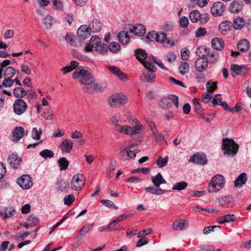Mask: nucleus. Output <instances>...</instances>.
<instances>
[{
	"mask_svg": "<svg viewBox=\"0 0 251 251\" xmlns=\"http://www.w3.org/2000/svg\"><path fill=\"white\" fill-rule=\"evenodd\" d=\"M72 77L84 85L83 91L88 93H94L92 85L95 82V79L89 72L83 69L77 68L73 74Z\"/></svg>",
	"mask_w": 251,
	"mask_h": 251,
	"instance_id": "obj_1",
	"label": "nucleus"
},
{
	"mask_svg": "<svg viewBox=\"0 0 251 251\" xmlns=\"http://www.w3.org/2000/svg\"><path fill=\"white\" fill-rule=\"evenodd\" d=\"M129 122L133 125L131 127L129 126H117L116 131L125 134L134 135L140 132L142 128V125L137 119L130 118L129 119Z\"/></svg>",
	"mask_w": 251,
	"mask_h": 251,
	"instance_id": "obj_2",
	"label": "nucleus"
},
{
	"mask_svg": "<svg viewBox=\"0 0 251 251\" xmlns=\"http://www.w3.org/2000/svg\"><path fill=\"white\" fill-rule=\"evenodd\" d=\"M225 180L221 175H216L213 177L208 184V190L209 193L217 192L224 186Z\"/></svg>",
	"mask_w": 251,
	"mask_h": 251,
	"instance_id": "obj_3",
	"label": "nucleus"
},
{
	"mask_svg": "<svg viewBox=\"0 0 251 251\" xmlns=\"http://www.w3.org/2000/svg\"><path fill=\"white\" fill-rule=\"evenodd\" d=\"M222 150L225 154L233 156L237 152L238 145L233 139L225 138L223 140Z\"/></svg>",
	"mask_w": 251,
	"mask_h": 251,
	"instance_id": "obj_4",
	"label": "nucleus"
},
{
	"mask_svg": "<svg viewBox=\"0 0 251 251\" xmlns=\"http://www.w3.org/2000/svg\"><path fill=\"white\" fill-rule=\"evenodd\" d=\"M126 101V96L120 93L112 95L108 100V104L112 107H120L125 104Z\"/></svg>",
	"mask_w": 251,
	"mask_h": 251,
	"instance_id": "obj_5",
	"label": "nucleus"
},
{
	"mask_svg": "<svg viewBox=\"0 0 251 251\" xmlns=\"http://www.w3.org/2000/svg\"><path fill=\"white\" fill-rule=\"evenodd\" d=\"M28 108L26 102L22 99H17L13 103L14 112L17 115L25 113Z\"/></svg>",
	"mask_w": 251,
	"mask_h": 251,
	"instance_id": "obj_6",
	"label": "nucleus"
},
{
	"mask_svg": "<svg viewBox=\"0 0 251 251\" xmlns=\"http://www.w3.org/2000/svg\"><path fill=\"white\" fill-rule=\"evenodd\" d=\"M85 185L84 176L80 174L75 175L71 180V188L75 191L81 190Z\"/></svg>",
	"mask_w": 251,
	"mask_h": 251,
	"instance_id": "obj_7",
	"label": "nucleus"
},
{
	"mask_svg": "<svg viewBox=\"0 0 251 251\" xmlns=\"http://www.w3.org/2000/svg\"><path fill=\"white\" fill-rule=\"evenodd\" d=\"M226 9V6L221 1L215 2L210 9L211 14L214 17L221 16L223 15Z\"/></svg>",
	"mask_w": 251,
	"mask_h": 251,
	"instance_id": "obj_8",
	"label": "nucleus"
},
{
	"mask_svg": "<svg viewBox=\"0 0 251 251\" xmlns=\"http://www.w3.org/2000/svg\"><path fill=\"white\" fill-rule=\"evenodd\" d=\"M17 183L23 189H28L33 185L31 177L27 175H23L18 180Z\"/></svg>",
	"mask_w": 251,
	"mask_h": 251,
	"instance_id": "obj_9",
	"label": "nucleus"
},
{
	"mask_svg": "<svg viewBox=\"0 0 251 251\" xmlns=\"http://www.w3.org/2000/svg\"><path fill=\"white\" fill-rule=\"evenodd\" d=\"M244 3L242 1L233 0L228 7V11L232 14H238L243 9Z\"/></svg>",
	"mask_w": 251,
	"mask_h": 251,
	"instance_id": "obj_10",
	"label": "nucleus"
},
{
	"mask_svg": "<svg viewBox=\"0 0 251 251\" xmlns=\"http://www.w3.org/2000/svg\"><path fill=\"white\" fill-rule=\"evenodd\" d=\"M208 61L207 58H198L194 64L196 70L199 73H202L205 71L208 67Z\"/></svg>",
	"mask_w": 251,
	"mask_h": 251,
	"instance_id": "obj_11",
	"label": "nucleus"
},
{
	"mask_svg": "<svg viewBox=\"0 0 251 251\" xmlns=\"http://www.w3.org/2000/svg\"><path fill=\"white\" fill-rule=\"evenodd\" d=\"M233 26L232 22L228 21H225L222 22L218 26V30L219 32L223 34L226 35L231 31Z\"/></svg>",
	"mask_w": 251,
	"mask_h": 251,
	"instance_id": "obj_12",
	"label": "nucleus"
},
{
	"mask_svg": "<svg viewBox=\"0 0 251 251\" xmlns=\"http://www.w3.org/2000/svg\"><path fill=\"white\" fill-rule=\"evenodd\" d=\"M77 34L80 39L84 40L90 36L91 31L88 25H82L78 28Z\"/></svg>",
	"mask_w": 251,
	"mask_h": 251,
	"instance_id": "obj_13",
	"label": "nucleus"
},
{
	"mask_svg": "<svg viewBox=\"0 0 251 251\" xmlns=\"http://www.w3.org/2000/svg\"><path fill=\"white\" fill-rule=\"evenodd\" d=\"M188 226V221L182 219L175 221L172 225V227L175 230H184L187 229Z\"/></svg>",
	"mask_w": 251,
	"mask_h": 251,
	"instance_id": "obj_14",
	"label": "nucleus"
},
{
	"mask_svg": "<svg viewBox=\"0 0 251 251\" xmlns=\"http://www.w3.org/2000/svg\"><path fill=\"white\" fill-rule=\"evenodd\" d=\"M190 161L200 165H204L207 163V160L205 154H194L191 156Z\"/></svg>",
	"mask_w": 251,
	"mask_h": 251,
	"instance_id": "obj_15",
	"label": "nucleus"
},
{
	"mask_svg": "<svg viewBox=\"0 0 251 251\" xmlns=\"http://www.w3.org/2000/svg\"><path fill=\"white\" fill-rule=\"evenodd\" d=\"M102 26V24L97 19H93L88 25L90 31L94 33L100 31Z\"/></svg>",
	"mask_w": 251,
	"mask_h": 251,
	"instance_id": "obj_16",
	"label": "nucleus"
},
{
	"mask_svg": "<svg viewBox=\"0 0 251 251\" xmlns=\"http://www.w3.org/2000/svg\"><path fill=\"white\" fill-rule=\"evenodd\" d=\"M22 159L17 154H12L8 158V161L13 168H17L22 162Z\"/></svg>",
	"mask_w": 251,
	"mask_h": 251,
	"instance_id": "obj_17",
	"label": "nucleus"
},
{
	"mask_svg": "<svg viewBox=\"0 0 251 251\" xmlns=\"http://www.w3.org/2000/svg\"><path fill=\"white\" fill-rule=\"evenodd\" d=\"M155 79V75L153 71L146 70L140 77V80L144 82H153Z\"/></svg>",
	"mask_w": 251,
	"mask_h": 251,
	"instance_id": "obj_18",
	"label": "nucleus"
},
{
	"mask_svg": "<svg viewBox=\"0 0 251 251\" xmlns=\"http://www.w3.org/2000/svg\"><path fill=\"white\" fill-rule=\"evenodd\" d=\"M73 144L70 139H66L61 142L59 148L63 152H70L73 149Z\"/></svg>",
	"mask_w": 251,
	"mask_h": 251,
	"instance_id": "obj_19",
	"label": "nucleus"
},
{
	"mask_svg": "<svg viewBox=\"0 0 251 251\" xmlns=\"http://www.w3.org/2000/svg\"><path fill=\"white\" fill-rule=\"evenodd\" d=\"M145 27L141 24H138L134 26L130 27L129 31L138 36L143 35L145 33Z\"/></svg>",
	"mask_w": 251,
	"mask_h": 251,
	"instance_id": "obj_20",
	"label": "nucleus"
},
{
	"mask_svg": "<svg viewBox=\"0 0 251 251\" xmlns=\"http://www.w3.org/2000/svg\"><path fill=\"white\" fill-rule=\"evenodd\" d=\"M107 68L112 74L118 76L121 80L126 81L127 79L126 75L118 68L113 66H108Z\"/></svg>",
	"mask_w": 251,
	"mask_h": 251,
	"instance_id": "obj_21",
	"label": "nucleus"
},
{
	"mask_svg": "<svg viewBox=\"0 0 251 251\" xmlns=\"http://www.w3.org/2000/svg\"><path fill=\"white\" fill-rule=\"evenodd\" d=\"M212 47L216 50H221L225 46V43L222 39L215 38L211 42Z\"/></svg>",
	"mask_w": 251,
	"mask_h": 251,
	"instance_id": "obj_22",
	"label": "nucleus"
},
{
	"mask_svg": "<svg viewBox=\"0 0 251 251\" xmlns=\"http://www.w3.org/2000/svg\"><path fill=\"white\" fill-rule=\"evenodd\" d=\"M231 69L233 73V76L238 75L245 74V72L247 71V66L233 64L231 65Z\"/></svg>",
	"mask_w": 251,
	"mask_h": 251,
	"instance_id": "obj_23",
	"label": "nucleus"
},
{
	"mask_svg": "<svg viewBox=\"0 0 251 251\" xmlns=\"http://www.w3.org/2000/svg\"><path fill=\"white\" fill-rule=\"evenodd\" d=\"M25 132L24 128L22 126L15 127L13 131V139L14 141H19L24 135Z\"/></svg>",
	"mask_w": 251,
	"mask_h": 251,
	"instance_id": "obj_24",
	"label": "nucleus"
},
{
	"mask_svg": "<svg viewBox=\"0 0 251 251\" xmlns=\"http://www.w3.org/2000/svg\"><path fill=\"white\" fill-rule=\"evenodd\" d=\"M151 180L154 185L156 187H159L161 184H165L166 181L163 178L162 175L160 173H158L155 176L151 177Z\"/></svg>",
	"mask_w": 251,
	"mask_h": 251,
	"instance_id": "obj_25",
	"label": "nucleus"
},
{
	"mask_svg": "<svg viewBox=\"0 0 251 251\" xmlns=\"http://www.w3.org/2000/svg\"><path fill=\"white\" fill-rule=\"evenodd\" d=\"M247 174L245 173H241L235 179L234 185L236 187H241L245 184L247 180Z\"/></svg>",
	"mask_w": 251,
	"mask_h": 251,
	"instance_id": "obj_26",
	"label": "nucleus"
},
{
	"mask_svg": "<svg viewBox=\"0 0 251 251\" xmlns=\"http://www.w3.org/2000/svg\"><path fill=\"white\" fill-rule=\"evenodd\" d=\"M135 55L136 57V58L140 61L143 64V62H145L147 60H145L147 57V54L145 50L139 49H137L135 50Z\"/></svg>",
	"mask_w": 251,
	"mask_h": 251,
	"instance_id": "obj_27",
	"label": "nucleus"
},
{
	"mask_svg": "<svg viewBox=\"0 0 251 251\" xmlns=\"http://www.w3.org/2000/svg\"><path fill=\"white\" fill-rule=\"evenodd\" d=\"M210 49L205 46H201L197 49L196 53L200 58H204V57L209 55Z\"/></svg>",
	"mask_w": 251,
	"mask_h": 251,
	"instance_id": "obj_28",
	"label": "nucleus"
},
{
	"mask_svg": "<svg viewBox=\"0 0 251 251\" xmlns=\"http://www.w3.org/2000/svg\"><path fill=\"white\" fill-rule=\"evenodd\" d=\"M233 201V198L231 196L228 195L223 197L219 200V204L226 207H230L232 206L231 203Z\"/></svg>",
	"mask_w": 251,
	"mask_h": 251,
	"instance_id": "obj_29",
	"label": "nucleus"
},
{
	"mask_svg": "<svg viewBox=\"0 0 251 251\" xmlns=\"http://www.w3.org/2000/svg\"><path fill=\"white\" fill-rule=\"evenodd\" d=\"M13 94L16 98L22 99L26 95V91L23 87L18 86L14 89Z\"/></svg>",
	"mask_w": 251,
	"mask_h": 251,
	"instance_id": "obj_30",
	"label": "nucleus"
},
{
	"mask_svg": "<svg viewBox=\"0 0 251 251\" xmlns=\"http://www.w3.org/2000/svg\"><path fill=\"white\" fill-rule=\"evenodd\" d=\"M145 191L146 193H149L157 195H161L165 193V190L161 189L159 187H156L155 186L146 187L145 189Z\"/></svg>",
	"mask_w": 251,
	"mask_h": 251,
	"instance_id": "obj_31",
	"label": "nucleus"
},
{
	"mask_svg": "<svg viewBox=\"0 0 251 251\" xmlns=\"http://www.w3.org/2000/svg\"><path fill=\"white\" fill-rule=\"evenodd\" d=\"M69 187V183L64 179L59 180L57 183V189L62 192H67Z\"/></svg>",
	"mask_w": 251,
	"mask_h": 251,
	"instance_id": "obj_32",
	"label": "nucleus"
},
{
	"mask_svg": "<svg viewBox=\"0 0 251 251\" xmlns=\"http://www.w3.org/2000/svg\"><path fill=\"white\" fill-rule=\"evenodd\" d=\"M249 47V42L246 39L240 40L237 44L238 50L243 52L248 50Z\"/></svg>",
	"mask_w": 251,
	"mask_h": 251,
	"instance_id": "obj_33",
	"label": "nucleus"
},
{
	"mask_svg": "<svg viewBox=\"0 0 251 251\" xmlns=\"http://www.w3.org/2000/svg\"><path fill=\"white\" fill-rule=\"evenodd\" d=\"M119 41L123 44H126L129 42V36L127 31L123 30L118 34Z\"/></svg>",
	"mask_w": 251,
	"mask_h": 251,
	"instance_id": "obj_34",
	"label": "nucleus"
},
{
	"mask_svg": "<svg viewBox=\"0 0 251 251\" xmlns=\"http://www.w3.org/2000/svg\"><path fill=\"white\" fill-rule=\"evenodd\" d=\"M232 24L235 29H241L245 25L244 19L242 17H237L234 19L233 23Z\"/></svg>",
	"mask_w": 251,
	"mask_h": 251,
	"instance_id": "obj_35",
	"label": "nucleus"
},
{
	"mask_svg": "<svg viewBox=\"0 0 251 251\" xmlns=\"http://www.w3.org/2000/svg\"><path fill=\"white\" fill-rule=\"evenodd\" d=\"M16 73V70L12 67H7L3 71V77L12 78Z\"/></svg>",
	"mask_w": 251,
	"mask_h": 251,
	"instance_id": "obj_36",
	"label": "nucleus"
},
{
	"mask_svg": "<svg viewBox=\"0 0 251 251\" xmlns=\"http://www.w3.org/2000/svg\"><path fill=\"white\" fill-rule=\"evenodd\" d=\"M200 16L201 13L198 10H195L190 13L189 17L191 22L196 23L199 22Z\"/></svg>",
	"mask_w": 251,
	"mask_h": 251,
	"instance_id": "obj_37",
	"label": "nucleus"
},
{
	"mask_svg": "<svg viewBox=\"0 0 251 251\" xmlns=\"http://www.w3.org/2000/svg\"><path fill=\"white\" fill-rule=\"evenodd\" d=\"M205 58L208 59V63H210L211 64H215L218 60L219 56L218 54L216 52L212 51L211 52L210 51V53H209V55H207Z\"/></svg>",
	"mask_w": 251,
	"mask_h": 251,
	"instance_id": "obj_38",
	"label": "nucleus"
},
{
	"mask_svg": "<svg viewBox=\"0 0 251 251\" xmlns=\"http://www.w3.org/2000/svg\"><path fill=\"white\" fill-rule=\"evenodd\" d=\"M95 50L100 54H104L107 51V44H101V42L95 47Z\"/></svg>",
	"mask_w": 251,
	"mask_h": 251,
	"instance_id": "obj_39",
	"label": "nucleus"
},
{
	"mask_svg": "<svg viewBox=\"0 0 251 251\" xmlns=\"http://www.w3.org/2000/svg\"><path fill=\"white\" fill-rule=\"evenodd\" d=\"M188 186V183L185 181L176 182L173 186L172 189L174 190L181 191L185 189Z\"/></svg>",
	"mask_w": 251,
	"mask_h": 251,
	"instance_id": "obj_40",
	"label": "nucleus"
},
{
	"mask_svg": "<svg viewBox=\"0 0 251 251\" xmlns=\"http://www.w3.org/2000/svg\"><path fill=\"white\" fill-rule=\"evenodd\" d=\"M39 155L41 156H42L44 159H46L48 158H50L51 157H53L54 155V153L51 150L48 149H45L39 152Z\"/></svg>",
	"mask_w": 251,
	"mask_h": 251,
	"instance_id": "obj_41",
	"label": "nucleus"
},
{
	"mask_svg": "<svg viewBox=\"0 0 251 251\" xmlns=\"http://www.w3.org/2000/svg\"><path fill=\"white\" fill-rule=\"evenodd\" d=\"M109 50L112 53H118L121 50V46L117 42H111L108 47Z\"/></svg>",
	"mask_w": 251,
	"mask_h": 251,
	"instance_id": "obj_42",
	"label": "nucleus"
},
{
	"mask_svg": "<svg viewBox=\"0 0 251 251\" xmlns=\"http://www.w3.org/2000/svg\"><path fill=\"white\" fill-rule=\"evenodd\" d=\"M189 71V65L186 62H182L179 67V72L182 75L187 74Z\"/></svg>",
	"mask_w": 251,
	"mask_h": 251,
	"instance_id": "obj_43",
	"label": "nucleus"
},
{
	"mask_svg": "<svg viewBox=\"0 0 251 251\" xmlns=\"http://www.w3.org/2000/svg\"><path fill=\"white\" fill-rule=\"evenodd\" d=\"M60 170H66L68 167L69 162L65 157H62L58 161Z\"/></svg>",
	"mask_w": 251,
	"mask_h": 251,
	"instance_id": "obj_44",
	"label": "nucleus"
},
{
	"mask_svg": "<svg viewBox=\"0 0 251 251\" xmlns=\"http://www.w3.org/2000/svg\"><path fill=\"white\" fill-rule=\"evenodd\" d=\"M107 83L105 81L101 82L100 83H94L92 85V87L94 88V92L96 91H100L106 88Z\"/></svg>",
	"mask_w": 251,
	"mask_h": 251,
	"instance_id": "obj_45",
	"label": "nucleus"
},
{
	"mask_svg": "<svg viewBox=\"0 0 251 251\" xmlns=\"http://www.w3.org/2000/svg\"><path fill=\"white\" fill-rule=\"evenodd\" d=\"M217 82H211L208 81L206 83V90L209 93H212L217 88Z\"/></svg>",
	"mask_w": 251,
	"mask_h": 251,
	"instance_id": "obj_46",
	"label": "nucleus"
},
{
	"mask_svg": "<svg viewBox=\"0 0 251 251\" xmlns=\"http://www.w3.org/2000/svg\"><path fill=\"white\" fill-rule=\"evenodd\" d=\"M168 161V157L166 156L165 158H162L159 156L156 160V164L159 168H162L165 166Z\"/></svg>",
	"mask_w": 251,
	"mask_h": 251,
	"instance_id": "obj_47",
	"label": "nucleus"
},
{
	"mask_svg": "<svg viewBox=\"0 0 251 251\" xmlns=\"http://www.w3.org/2000/svg\"><path fill=\"white\" fill-rule=\"evenodd\" d=\"M94 226V223L89 225H85L80 229V233L81 236H84L91 230Z\"/></svg>",
	"mask_w": 251,
	"mask_h": 251,
	"instance_id": "obj_48",
	"label": "nucleus"
},
{
	"mask_svg": "<svg viewBox=\"0 0 251 251\" xmlns=\"http://www.w3.org/2000/svg\"><path fill=\"white\" fill-rule=\"evenodd\" d=\"M43 24L45 25L46 29H50L52 25V18L50 16H47L44 19Z\"/></svg>",
	"mask_w": 251,
	"mask_h": 251,
	"instance_id": "obj_49",
	"label": "nucleus"
},
{
	"mask_svg": "<svg viewBox=\"0 0 251 251\" xmlns=\"http://www.w3.org/2000/svg\"><path fill=\"white\" fill-rule=\"evenodd\" d=\"M200 17L199 22H200L201 25H204L209 20L210 15L207 13H201Z\"/></svg>",
	"mask_w": 251,
	"mask_h": 251,
	"instance_id": "obj_50",
	"label": "nucleus"
},
{
	"mask_svg": "<svg viewBox=\"0 0 251 251\" xmlns=\"http://www.w3.org/2000/svg\"><path fill=\"white\" fill-rule=\"evenodd\" d=\"M157 36V32L154 31H151L147 34L146 39L150 42L156 41V37H158Z\"/></svg>",
	"mask_w": 251,
	"mask_h": 251,
	"instance_id": "obj_51",
	"label": "nucleus"
},
{
	"mask_svg": "<svg viewBox=\"0 0 251 251\" xmlns=\"http://www.w3.org/2000/svg\"><path fill=\"white\" fill-rule=\"evenodd\" d=\"M100 202L105 205L106 206L109 207V208H112L114 209H118V207L117 205H115L113 202L108 200H103L100 201Z\"/></svg>",
	"mask_w": 251,
	"mask_h": 251,
	"instance_id": "obj_52",
	"label": "nucleus"
},
{
	"mask_svg": "<svg viewBox=\"0 0 251 251\" xmlns=\"http://www.w3.org/2000/svg\"><path fill=\"white\" fill-rule=\"evenodd\" d=\"M75 201V196L73 194H70L64 198V204L69 206Z\"/></svg>",
	"mask_w": 251,
	"mask_h": 251,
	"instance_id": "obj_53",
	"label": "nucleus"
},
{
	"mask_svg": "<svg viewBox=\"0 0 251 251\" xmlns=\"http://www.w3.org/2000/svg\"><path fill=\"white\" fill-rule=\"evenodd\" d=\"M41 133L42 131L41 129L38 131L37 128L34 127L31 131V137L33 139L39 140L40 139Z\"/></svg>",
	"mask_w": 251,
	"mask_h": 251,
	"instance_id": "obj_54",
	"label": "nucleus"
},
{
	"mask_svg": "<svg viewBox=\"0 0 251 251\" xmlns=\"http://www.w3.org/2000/svg\"><path fill=\"white\" fill-rule=\"evenodd\" d=\"M4 80L2 82L1 85L4 87H10L14 84V81L11 78L4 77Z\"/></svg>",
	"mask_w": 251,
	"mask_h": 251,
	"instance_id": "obj_55",
	"label": "nucleus"
},
{
	"mask_svg": "<svg viewBox=\"0 0 251 251\" xmlns=\"http://www.w3.org/2000/svg\"><path fill=\"white\" fill-rule=\"evenodd\" d=\"M158 37H156V42L160 43H165V41L167 40V34L164 32L158 33Z\"/></svg>",
	"mask_w": 251,
	"mask_h": 251,
	"instance_id": "obj_56",
	"label": "nucleus"
},
{
	"mask_svg": "<svg viewBox=\"0 0 251 251\" xmlns=\"http://www.w3.org/2000/svg\"><path fill=\"white\" fill-rule=\"evenodd\" d=\"M109 230L110 231L114 230H119L122 228H119V225L115 220L111 222L109 225Z\"/></svg>",
	"mask_w": 251,
	"mask_h": 251,
	"instance_id": "obj_57",
	"label": "nucleus"
},
{
	"mask_svg": "<svg viewBox=\"0 0 251 251\" xmlns=\"http://www.w3.org/2000/svg\"><path fill=\"white\" fill-rule=\"evenodd\" d=\"M189 24V20L187 17L183 16L179 19V25L182 28H186Z\"/></svg>",
	"mask_w": 251,
	"mask_h": 251,
	"instance_id": "obj_58",
	"label": "nucleus"
},
{
	"mask_svg": "<svg viewBox=\"0 0 251 251\" xmlns=\"http://www.w3.org/2000/svg\"><path fill=\"white\" fill-rule=\"evenodd\" d=\"M195 78L197 82L203 83L205 82V75L202 73H196Z\"/></svg>",
	"mask_w": 251,
	"mask_h": 251,
	"instance_id": "obj_59",
	"label": "nucleus"
},
{
	"mask_svg": "<svg viewBox=\"0 0 251 251\" xmlns=\"http://www.w3.org/2000/svg\"><path fill=\"white\" fill-rule=\"evenodd\" d=\"M52 4L55 7V9L57 10H62L63 9L64 6L63 3L58 0H52Z\"/></svg>",
	"mask_w": 251,
	"mask_h": 251,
	"instance_id": "obj_60",
	"label": "nucleus"
},
{
	"mask_svg": "<svg viewBox=\"0 0 251 251\" xmlns=\"http://www.w3.org/2000/svg\"><path fill=\"white\" fill-rule=\"evenodd\" d=\"M213 95L211 93H205L202 95V101L205 103H208L212 98Z\"/></svg>",
	"mask_w": 251,
	"mask_h": 251,
	"instance_id": "obj_61",
	"label": "nucleus"
},
{
	"mask_svg": "<svg viewBox=\"0 0 251 251\" xmlns=\"http://www.w3.org/2000/svg\"><path fill=\"white\" fill-rule=\"evenodd\" d=\"M221 95L220 94H217L214 97L212 100V104L213 106L220 105L222 103V99L221 98Z\"/></svg>",
	"mask_w": 251,
	"mask_h": 251,
	"instance_id": "obj_62",
	"label": "nucleus"
},
{
	"mask_svg": "<svg viewBox=\"0 0 251 251\" xmlns=\"http://www.w3.org/2000/svg\"><path fill=\"white\" fill-rule=\"evenodd\" d=\"M206 33V30L205 28L199 27L195 32V36L197 37H201L205 35Z\"/></svg>",
	"mask_w": 251,
	"mask_h": 251,
	"instance_id": "obj_63",
	"label": "nucleus"
},
{
	"mask_svg": "<svg viewBox=\"0 0 251 251\" xmlns=\"http://www.w3.org/2000/svg\"><path fill=\"white\" fill-rule=\"evenodd\" d=\"M199 251H213L215 248L212 245H208L205 246H200Z\"/></svg>",
	"mask_w": 251,
	"mask_h": 251,
	"instance_id": "obj_64",
	"label": "nucleus"
}]
</instances>
